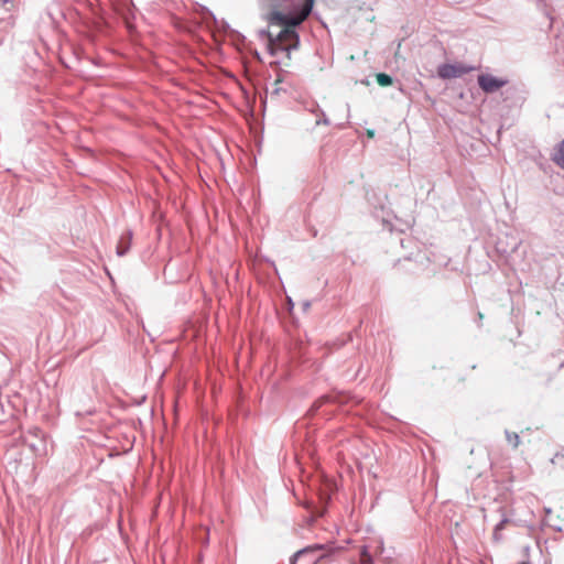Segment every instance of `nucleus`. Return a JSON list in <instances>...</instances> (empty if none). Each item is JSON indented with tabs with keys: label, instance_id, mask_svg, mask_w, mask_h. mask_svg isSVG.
I'll return each instance as SVG.
<instances>
[{
	"label": "nucleus",
	"instance_id": "f257e3e1",
	"mask_svg": "<svg viewBox=\"0 0 564 564\" xmlns=\"http://www.w3.org/2000/svg\"><path fill=\"white\" fill-rule=\"evenodd\" d=\"M269 24L300 25L312 12L314 0H258Z\"/></svg>",
	"mask_w": 564,
	"mask_h": 564
},
{
	"label": "nucleus",
	"instance_id": "f03ea898",
	"mask_svg": "<svg viewBox=\"0 0 564 564\" xmlns=\"http://www.w3.org/2000/svg\"><path fill=\"white\" fill-rule=\"evenodd\" d=\"M333 544H313L299 550L290 564H328L335 552Z\"/></svg>",
	"mask_w": 564,
	"mask_h": 564
},
{
	"label": "nucleus",
	"instance_id": "7ed1b4c3",
	"mask_svg": "<svg viewBox=\"0 0 564 564\" xmlns=\"http://www.w3.org/2000/svg\"><path fill=\"white\" fill-rule=\"evenodd\" d=\"M276 26L283 28L276 35L267 33L268 35V50L271 55H275L279 52L296 50L300 44V36L295 31L297 25L291 24H275Z\"/></svg>",
	"mask_w": 564,
	"mask_h": 564
},
{
	"label": "nucleus",
	"instance_id": "20e7f679",
	"mask_svg": "<svg viewBox=\"0 0 564 564\" xmlns=\"http://www.w3.org/2000/svg\"><path fill=\"white\" fill-rule=\"evenodd\" d=\"M475 69L474 66L466 65L464 63H444L438 65L437 75L442 79L457 78L465 74H468Z\"/></svg>",
	"mask_w": 564,
	"mask_h": 564
},
{
	"label": "nucleus",
	"instance_id": "39448f33",
	"mask_svg": "<svg viewBox=\"0 0 564 564\" xmlns=\"http://www.w3.org/2000/svg\"><path fill=\"white\" fill-rule=\"evenodd\" d=\"M477 82L481 90L486 94H494L508 84V79L495 77L490 74H480Z\"/></svg>",
	"mask_w": 564,
	"mask_h": 564
},
{
	"label": "nucleus",
	"instance_id": "423d86ee",
	"mask_svg": "<svg viewBox=\"0 0 564 564\" xmlns=\"http://www.w3.org/2000/svg\"><path fill=\"white\" fill-rule=\"evenodd\" d=\"M551 161L564 171V139L554 145L551 152Z\"/></svg>",
	"mask_w": 564,
	"mask_h": 564
},
{
	"label": "nucleus",
	"instance_id": "0eeeda50",
	"mask_svg": "<svg viewBox=\"0 0 564 564\" xmlns=\"http://www.w3.org/2000/svg\"><path fill=\"white\" fill-rule=\"evenodd\" d=\"M131 241H132V231L131 230H126L119 241H118V245H117V254L122 257L124 254L128 253V251L130 250V247H131Z\"/></svg>",
	"mask_w": 564,
	"mask_h": 564
},
{
	"label": "nucleus",
	"instance_id": "6e6552de",
	"mask_svg": "<svg viewBox=\"0 0 564 564\" xmlns=\"http://www.w3.org/2000/svg\"><path fill=\"white\" fill-rule=\"evenodd\" d=\"M506 438L508 443L512 445L513 448H518L520 445V437L516 432L506 431L505 432Z\"/></svg>",
	"mask_w": 564,
	"mask_h": 564
},
{
	"label": "nucleus",
	"instance_id": "1a4fd4ad",
	"mask_svg": "<svg viewBox=\"0 0 564 564\" xmlns=\"http://www.w3.org/2000/svg\"><path fill=\"white\" fill-rule=\"evenodd\" d=\"M376 79L377 83L382 87L390 86L392 84V77L384 73L377 74Z\"/></svg>",
	"mask_w": 564,
	"mask_h": 564
},
{
	"label": "nucleus",
	"instance_id": "9d476101",
	"mask_svg": "<svg viewBox=\"0 0 564 564\" xmlns=\"http://www.w3.org/2000/svg\"><path fill=\"white\" fill-rule=\"evenodd\" d=\"M360 562L362 564H372V556L366 545L360 550Z\"/></svg>",
	"mask_w": 564,
	"mask_h": 564
},
{
	"label": "nucleus",
	"instance_id": "9b49d317",
	"mask_svg": "<svg viewBox=\"0 0 564 564\" xmlns=\"http://www.w3.org/2000/svg\"><path fill=\"white\" fill-rule=\"evenodd\" d=\"M508 522V519H502L495 528V532L502 530L505 528V524Z\"/></svg>",
	"mask_w": 564,
	"mask_h": 564
},
{
	"label": "nucleus",
	"instance_id": "f8f14e48",
	"mask_svg": "<svg viewBox=\"0 0 564 564\" xmlns=\"http://www.w3.org/2000/svg\"><path fill=\"white\" fill-rule=\"evenodd\" d=\"M328 401V397H323L319 401H318V405L323 402H327Z\"/></svg>",
	"mask_w": 564,
	"mask_h": 564
},
{
	"label": "nucleus",
	"instance_id": "ddd939ff",
	"mask_svg": "<svg viewBox=\"0 0 564 564\" xmlns=\"http://www.w3.org/2000/svg\"><path fill=\"white\" fill-rule=\"evenodd\" d=\"M521 564H527L525 562H522Z\"/></svg>",
	"mask_w": 564,
	"mask_h": 564
},
{
	"label": "nucleus",
	"instance_id": "4468645a",
	"mask_svg": "<svg viewBox=\"0 0 564 564\" xmlns=\"http://www.w3.org/2000/svg\"><path fill=\"white\" fill-rule=\"evenodd\" d=\"M3 2H7V0H2Z\"/></svg>",
	"mask_w": 564,
	"mask_h": 564
}]
</instances>
